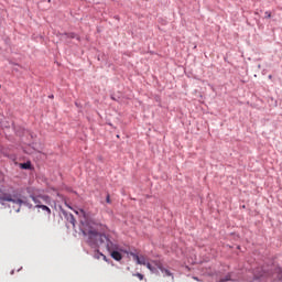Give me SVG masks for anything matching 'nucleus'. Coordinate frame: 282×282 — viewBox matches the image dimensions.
I'll return each mask as SVG.
<instances>
[{"label":"nucleus","mask_w":282,"mask_h":282,"mask_svg":"<svg viewBox=\"0 0 282 282\" xmlns=\"http://www.w3.org/2000/svg\"><path fill=\"white\" fill-rule=\"evenodd\" d=\"M75 213L80 218V230L87 237V243L90 248H99L106 243L108 252L119 250V246L105 235L107 231L106 225L90 219L89 214L84 212V209H75Z\"/></svg>","instance_id":"1"},{"label":"nucleus","mask_w":282,"mask_h":282,"mask_svg":"<svg viewBox=\"0 0 282 282\" xmlns=\"http://www.w3.org/2000/svg\"><path fill=\"white\" fill-rule=\"evenodd\" d=\"M0 200L1 202H11V203L18 204L20 206L24 205L29 208H32V205L30 203H28L26 200H23L22 198H20L15 194V191H12V194H11V193L6 192V189H3L2 187H0Z\"/></svg>","instance_id":"2"},{"label":"nucleus","mask_w":282,"mask_h":282,"mask_svg":"<svg viewBox=\"0 0 282 282\" xmlns=\"http://www.w3.org/2000/svg\"><path fill=\"white\" fill-rule=\"evenodd\" d=\"M133 259L137 261V264L139 265H145L147 269L151 272V273H156L158 272V269L153 264V261L151 262H148L147 261V257L145 256H138L133 252L130 253Z\"/></svg>","instance_id":"3"},{"label":"nucleus","mask_w":282,"mask_h":282,"mask_svg":"<svg viewBox=\"0 0 282 282\" xmlns=\"http://www.w3.org/2000/svg\"><path fill=\"white\" fill-rule=\"evenodd\" d=\"M152 264L154 265V268H156V270H161L162 273H165V276H173V273L170 272V270L165 269L162 264V262L160 261H152Z\"/></svg>","instance_id":"4"},{"label":"nucleus","mask_w":282,"mask_h":282,"mask_svg":"<svg viewBox=\"0 0 282 282\" xmlns=\"http://www.w3.org/2000/svg\"><path fill=\"white\" fill-rule=\"evenodd\" d=\"M63 215L65 216L68 224H70L73 227L76 226V219L73 214H67L66 212H63Z\"/></svg>","instance_id":"5"},{"label":"nucleus","mask_w":282,"mask_h":282,"mask_svg":"<svg viewBox=\"0 0 282 282\" xmlns=\"http://www.w3.org/2000/svg\"><path fill=\"white\" fill-rule=\"evenodd\" d=\"M32 200L34 202L35 206L37 205H42V200H47L48 197L47 196H31Z\"/></svg>","instance_id":"6"},{"label":"nucleus","mask_w":282,"mask_h":282,"mask_svg":"<svg viewBox=\"0 0 282 282\" xmlns=\"http://www.w3.org/2000/svg\"><path fill=\"white\" fill-rule=\"evenodd\" d=\"M110 256L112 257V259H115L116 261H121L122 260V254L119 250H115V251H110Z\"/></svg>","instance_id":"7"},{"label":"nucleus","mask_w":282,"mask_h":282,"mask_svg":"<svg viewBox=\"0 0 282 282\" xmlns=\"http://www.w3.org/2000/svg\"><path fill=\"white\" fill-rule=\"evenodd\" d=\"M61 39H79L76 33L70 32V33H62L59 34Z\"/></svg>","instance_id":"8"},{"label":"nucleus","mask_w":282,"mask_h":282,"mask_svg":"<svg viewBox=\"0 0 282 282\" xmlns=\"http://www.w3.org/2000/svg\"><path fill=\"white\" fill-rule=\"evenodd\" d=\"M94 259H97V260L104 259L106 262H108L107 257L104 253H101L99 250L95 251Z\"/></svg>","instance_id":"9"},{"label":"nucleus","mask_w":282,"mask_h":282,"mask_svg":"<svg viewBox=\"0 0 282 282\" xmlns=\"http://www.w3.org/2000/svg\"><path fill=\"white\" fill-rule=\"evenodd\" d=\"M35 207L42 209L43 212H46V214L48 216H51L52 212H51V209L47 206H45V205H36Z\"/></svg>","instance_id":"10"},{"label":"nucleus","mask_w":282,"mask_h":282,"mask_svg":"<svg viewBox=\"0 0 282 282\" xmlns=\"http://www.w3.org/2000/svg\"><path fill=\"white\" fill-rule=\"evenodd\" d=\"M256 279H261L262 276H267L265 271H256L254 272Z\"/></svg>","instance_id":"11"},{"label":"nucleus","mask_w":282,"mask_h":282,"mask_svg":"<svg viewBox=\"0 0 282 282\" xmlns=\"http://www.w3.org/2000/svg\"><path fill=\"white\" fill-rule=\"evenodd\" d=\"M22 170H30L31 169V162H25L21 164Z\"/></svg>","instance_id":"12"},{"label":"nucleus","mask_w":282,"mask_h":282,"mask_svg":"<svg viewBox=\"0 0 282 282\" xmlns=\"http://www.w3.org/2000/svg\"><path fill=\"white\" fill-rule=\"evenodd\" d=\"M275 274H276L279 280H282V269L281 268L275 269Z\"/></svg>","instance_id":"13"},{"label":"nucleus","mask_w":282,"mask_h":282,"mask_svg":"<svg viewBox=\"0 0 282 282\" xmlns=\"http://www.w3.org/2000/svg\"><path fill=\"white\" fill-rule=\"evenodd\" d=\"M228 281H232L231 279V274L226 275L224 279H221L219 282H228Z\"/></svg>","instance_id":"14"},{"label":"nucleus","mask_w":282,"mask_h":282,"mask_svg":"<svg viewBox=\"0 0 282 282\" xmlns=\"http://www.w3.org/2000/svg\"><path fill=\"white\" fill-rule=\"evenodd\" d=\"M271 17H272L271 11H265V12H264V18H265V19H270Z\"/></svg>","instance_id":"15"},{"label":"nucleus","mask_w":282,"mask_h":282,"mask_svg":"<svg viewBox=\"0 0 282 282\" xmlns=\"http://www.w3.org/2000/svg\"><path fill=\"white\" fill-rule=\"evenodd\" d=\"M133 276H138V279H140L141 281L144 280V275L141 273H135L133 274Z\"/></svg>","instance_id":"16"},{"label":"nucleus","mask_w":282,"mask_h":282,"mask_svg":"<svg viewBox=\"0 0 282 282\" xmlns=\"http://www.w3.org/2000/svg\"><path fill=\"white\" fill-rule=\"evenodd\" d=\"M107 203H108V204L111 203V199H110V195H109V194L107 195Z\"/></svg>","instance_id":"17"},{"label":"nucleus","mask_w":282,"mask_h":282,"mask_svg":"<svg viewBox=\"0 0 282 282\" xmlns=\"http://www.w3.org/2000/svg\"><path fill=\"white\" fill-rule=\"evenodd\" d=\"M65 205H66L69 209H73L67 203H65Z\"/></svg>","instance_id":"18"},{"label":"nucleus","mask_w":282,"mask_h":282,"mask_svg":"<svg viewBox=\"0 0 282 282\" xmlns=\"http://www.w3.org/2000/svg\"><path fill=\"white\" fill-rule=\"evenodd\" d=\"M193 279H194V280H196V281H199V279H198V278H196V276H193Z\"/></svg>","instance_id":"19"}]
</instances>
